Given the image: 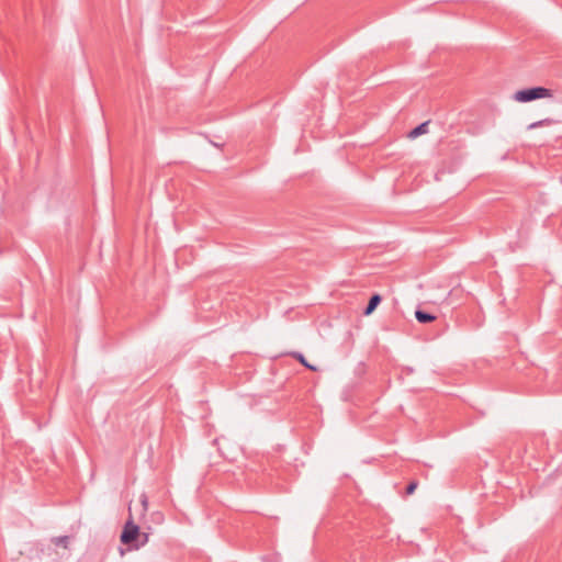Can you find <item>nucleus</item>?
<instances>
[{
    "label": "nucleus",
    "mask_w": 562,
    "mask_h": 562,
    "mask_svg": "<svg viewBox=\"0 0 562 562\" xmlns=\"http://www.w3.org/2000/svg\"><path fill=\"white\" fill-rule=\"evenodd\" d=\"M415 317L422 324H428L436 319L435 315L422 310L415 312Z\"/></svg>",
    "instance_id": "20e7f679"
},
{
    "label": "nucleus",
    "mask_w": 562,
    "mask_h": 562,
    "mask_svg": "<svg viewBox=\"0 0 562 562\" xmlns=\"http://www.w3.org/2000/svg\"><path fill=\"white\" fill-rule=\"evenodd\" d=\"M552 123V120L550 119H544V120H540V121H537V122H533L531 123L528 128L529 130H533V128H537V127H540V126H544V125H550Z\"/></svg>",
    "instance_id": "6e6552de"
},
{
    "label": "nucleus",
    "mask_w": 562,
    "mask_h": 562,
    "mask_svg": "<svg viewBox=\"0 0 562 562\" xmlns=\"http://www.w3.org/2000/svg\"><path fill=\"white\" fill-rule=\"evenodd\" d=\"M291 356L294 359H296L301 364H303L305 368H307V369H310L312 371H316V368L307 362V360L305 359L303 353L294 351V352L291 353Z\"/></svg>",
    "instance_id": "0eeeda50"
},
{
    "label": "nucleus",
    "mask_w": 562,
    "mask_h": 562,
    "mask_svg": "<svg viewBox=\"0 0 562 562\" xmlns=\"http://www.w3.org/2000/svg\"><path fill=\"white\" fill-rule=\"evenodd\" d=\"M382 301V297L380 294L375 293L373 294L370 299H369V302L363 311V314L366 316L372 314L374 312V310L378 307V305L381 303Z\"/></svg>",
    "instance_id": "7ed1b4c3"
},
{
    "label": "nucleus",
    "mask_w": 562,
    "mask_h": 562,
    "mask_svg": "<svg viewBox=\"0 0 562 562\" xmlns=\"http://www.w3.org/2000/svg\"><path fill=\"white\" fill-rule=\"evenodd\" d=\"M140 536V529L138 525L134 524L132 519L127 520L121 532L120 540L123 544H132L138 540Z\"/></svg>",
    "instance_id": "f03ea898"
},
{
    "label": "nucleus",
    "mask_w": 562,
    "mask_h": 562,
    "mask_svg": "<svg viewBox=\"0 0 562 562\" xmlns=\"http://www.w3.org/2000/svg\"><path fill=\"white\" fill-rule=\"evenodd\" d=\"M50 541L56 547H63V548L67 549L69 541H70V537L69 536L53 537Z\"/></svg>",
    "instance_id": "423d86ee"
},
{
    "label": "nucleus",
    "mask_w": 562,
    "mask_h": 562,
    "mask_svg": "<svg viewBox=\"0 0 562 562\" xmlns=\"http://www.w3.org/2000/svg\"><path fill=\"white\" fill-rule=\"evenodd\" d=\"M551 97L552 90L544 87H532L516 91L514 94V100L520 103H527L533 100Z\"/></svg>",
    "instance_id": "f257e3e1"
},
{
    "label": "nucleus",
    "mask_w": 562,
    "mask_h": 562,
    "mask_svg": "<svg viewBox=\"0 0 562 562\" xmlns=\"http://www.w3.org/2000/svg\"><path fill=\"white\" fill-rule=\"evenodd\" d=\"M418 486V482L417 481H412L407 484L406 488H405V494L406 495H412L415 490L417 488Z\"/></svg>",
    "instance_id": "1a4fd4ad"
},
{
    "label": "nucleus",
    "mask_w": 562,
    "mask_h": 562,
    "mask_svg": "<svg viewBox=\"0 0 562 562\" xmlns=\"http://www.w3.org/2000/svg\"><path fill=\"white\" fill-rule=\"evenodd\" d=\"M429 121L423 122L408 133L409 138H416L428 132Z\"/></svg>",
    "instance_id": "39448f33"
},
{
    "label": "nucleus",
    "mask_w": 562,
    "mask_h": 562,
    "mask_svg": "<svg viewBox=\"0 0 562 562\" xmlns=\"http://www.w3.org/2000/svg\"><path fill=\"white\" fill-rule=\"evenodd\" d=\"M140 502H142V505L144 507V510L147 509V506H148V499H147V496L146 495H142L140 497Z\"/></svg>",
    "instance_id": "9b49d317"
},
{
    "label": "nucleus",
    "mask_w": 562,
    "mask_h": 562,
    "mask_svg": "<svg viewBox=\"0 0 562 562\" xmlns=\"http://www.w3.org/2000/svg\"><path fill=\"white\" fill-rule=\"evenodd\" d=\"M148 538H149L148 533H146V532L140 533V536L138 537L139 542L137 544H135V548L138 549V548L145 546L148 542Z\"/></svg>",
    "instance_id": "9d476101"
}]
</instances>
